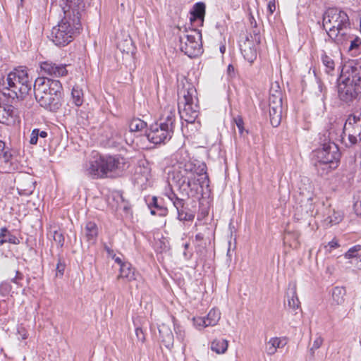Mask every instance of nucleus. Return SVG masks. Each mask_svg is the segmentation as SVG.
<instances>
[{
  "label": "nucleus",
  "mask_w": 361,
  "mask_h": 361,
  "mask_svg": "<svg viewBox=\"0 0 361 361\" xmlns=\"http://www.w3.org/2000/svg\"><path fill=\"white\" fill-rule=\"evenodd\" d=\"M62 8L64 17L54 26L49 38L56 46H66L73 39L81 28V11H83L82 0H63Z\"/></svg>",
  "instance_id": "nucleus-1"
},
{
  "label": "nucleus",
  "mask_w": 361,
  "mask_h": 361,
  "mask_svg": "<svg viewBox=\"0 0 361 361\" xmlns=\"http://www.w3.org/2000/svg\"><path fill=\"white\" fill-rule=\"evenodd\" d=\"M204 176V179L208 180L206 172V165L204 164L197 165L191 160L180 161L178 169L173 173V179L175 180L183 196L189 197L197 192L198 177Z\"/></svg>",
  "instance_id": "nucleus-2"
},
{
  "label": "nucleus",
  "mask_w": 361,
  "mask_h": 361,
  "mask_svg": "<svg viewBox=\"0 0 361 361\" xmlns=\"http://www.w3.org/2000/svg\"><path fill=\"white\" fill-rule=\"evenodd\" d=\"M63 87L58 80L38 78L34 84L36 100L39 105L51 111H56L61 106Z\"/></svg>",
  "instance_id": "nucleus-3"
},
{
  "label": "nucleus",
  "mask_w": 361,
  "mask_h": 361,
  "mask_svg": "<svg viewBox=\"0 0 361 361\" xmlns=\"http://www.w3.org/2000/svg\"><path fill=\"white\" fill-rule=\"evenodd\" d=\"M126 166V159L121 156L97 154L85 164V173L94 179L105 178L123 171Z\"/></svg>",
  "instance_id": "nucleus-4"
},
{
  "label": "nucleus",
  "mask_w": 361,
  "mask_h": 361,
  "mask_svg": "<svg viewBox=\"0 0 361 361\" xmlns=\"http://www.w3.org/2000/svg\"><path fill=\"white\" fill-rule=\"evenodd\" d=\"M178 87V111L181 119L188 123H193L198 116L197 91L195 87L188 81L181 82Z\"/></svg>",
  "instance_id": "nucleus-5"
},
{
  "label": "nucleus",
  "mask_w": 361,
  "mask_h": 361,
  "mask_svg": "<svg viewBox=\"0 0 361 361\" xmlns=\"http://www.w3.org/2000/svg\"><path fill=\"white\" fill-rule=\"evenodd\" d=\"M9 97L23 100L31 90L32 81L25 67H19L10 72L4 80Z\"/></svg>",
  "instance_id": "nucleus-6"
},
{
  "label": "nucleus",
  "mask_w": 361,
  "mask_h": 361,
  "mask_svg": "<svg viewBox=\"0 0 361 361\" xmlns=\"http://www.w3.org/2000/svg\"><path fill=\"white\" fill-rule=\"evenodd\" d=\"M317 162L315 166L317 170L320 169L324 170V173H328L338 166L341 154L338 146L334 142L324 143L322 147L315 152Z\"/></svg>",
  "instance_id": "nucleus-7"
},
{
  "label": "nucleus",
  "mask_w": 361,
  "mask_h": 361,
  "mask_svg": "<svg viewBox=\"0 0 361 361\" xmlns=\"http://www.w3.org/2000/svg\"><path fill=\"white\" fill-rule=\"evenodd\" d=\"M178 38L180 50L188 57L195 58L203 52L202 34L200 30H185L180 34Z\"/></svg>",
  "instance_id": "nucleus-8"
},
{
  "label": "nucleus",
  "mask_w": 361,
  "mask_h": 361,
  "mask_svg": "<svg viewBox=\"0 0 361 361\" xmlns=\"http://www.w3.org/2000/svg\"><path fill=\"white\" fill-rule=\"evenodd\" d=\"M350 25L347 13L337 8H329L324 14L323 26L329 36Z\"/></svg>",
  "instance_id": "nucleus-9"
},
{
  "label": "nucleus",
  "mask_w": 361,
  "mask_h": 361,
  "mask_svg": "<svg viewBox=\"0 0 361 361\" xmlns=\"http://www.w3.org/2000/svg\"><path fill=\"white\" fill-rule=\"evenodd\" d=\"M361 141V112L350 114L343 126L342 142L348 147Z\"/></svg>",
  "instance_id": "nucleus-10"
},
{
  "label": "nucleus",
  "mask_w": 361,
  "mask_h": 361,
  "mask_svg": "<svg viewBox=\"0 0 361 361\" xmlns=\"http://www.w3.org/2000/svg\"><path fill=\"white\" fill-rule=\"evenodd\" d=\"M173 133L171 130L168 129L167 125L165 128L160 123L157 122L150 126L146 135L149 142L155 145H160L170 140Z\"/></svg>",
  "instance_id": "nucleus-11"
},
{
  "label": "nucleus",
  "mask_w": 361,
  "mask_h": 361,
  "mask_svg": "<svg viewBox=\"0 0 361 361\" xmlns=\"http://www.w3.org/2000/svg\"><path fill=\"white\" fill-rule=\"evenodd\" d=\"M360 94L361 85L338 82V94L341 101L350 103L356 99Z\"/></svg>",
  "instance_id": "nucleus-12"
},
{
  "label": "nucleus",
  "mask_w": 361,
  "mask_h": 361,
  "mask_svg": "<svg viewBox=\"0 0 361 361\" xmlns=\"http://www.w3.org/2000/svg\"><path fill=\"white\" fill-rule=\"evenodd\" d=\"M338 82L361 85V66L353 65L352 63L345 64Z\"/></svg>",
  "instance_id": "nucleus-13"
},
{
  "label": "nucleus",
  "mask_w": 361,
  "mask_h": 361,
  "mask_svg": "<svg viewBox=\"0 0 361 361\" xmlns=\"http://www.w3.org/2000/svg\"><path fill=\"white\" fill-rule=\"evenodd\" d=\"M67 65L56 63L51 61H43L40 63L41 73L43 75L51 77H63L68 74Z\"/></svg>",
  "instance_id": "nucleus-14"
},
{
  "label": "nucleus",
  "mask_w": 361,
  "mask_h": 361,
  "mask_svg": "<svg viewBox=\"0 0 361 361\" xmlns=\"http://www.w3.org/2000/svg\"><path fill=\"white\" fill-rule=\"evenodd\" d=\"M16 184L18 193L28 196L34 192L36 181L30 174H21L18 176Z\"/></svg>",
  "instance_id": "nucleus-15"
},
{
  "label": "nucleus",
  "mask_w": 361,
  "mask_h": 361,
  "mask_svg": "<svg viewBox=\"0 0 361 361\" xmlns=\"http://www.w3.org/2000/svg\"><path fill=\"white\" fill-rule=\"evenodd\" d=\"M250 37L252 38V36H246L245 39L240 42V49L244 59L250 63H252L257 59V51L255 42Z\"/></svg>",
  "instance_id": "nucleus-16"
},
{
  "label": "nucleus",
  "mask_w": 361,
  "mask_h": 361,
  "mask_svg": "<svg viewBox=\"0 0 361 361\" xmlns=\"http://www.w3.org/2000/svg\"><path fill=\"white\" fill-rule=\"evenodd\" d=\"M354 34L355 30L349 25L348 27L337 31L334 35L329 37L332 38L334 41L341 47V49H343L345 47H347L349 40Z\"/></svg>",
  "instance_id": "nucleus-17"
},
{
  "label": "nucleus",
  "mask_w": 361,
  "mask_h": 361,
  "mask_svg": "<svg viewBox=\"0 0 361 361\" xmlns=\"http://www.w3.org/2000/svg\"><path fill=\"white\" fill-rule=\"evenodd\" d=\"M175 121H176V109L173 106H167L163 110L161 116L159 118V121L161 126H165L166 128V125L168 126V129L171 130L173 133L174 127H175Z\"/></svg>",
  "instance_id": "nucleus-18"
},
{
  "label": "nucleus",
  "mask_w": 361,
  "mask_h": 361,
  "mask_svg": "<svg viewBox=\"0 0 361 361\" xmlns=\"http://www.w3.org/2000/svg\"><path fill=\"white\" fill-rule=\"evenodd\" d=\"M282 103H269L270 123L273 127H278L282 118Z\"/></svg>",
  "instance_id": "nucleus-19"
},
{
  "label": "nucleus",
  "mask_w": 361,
  "mask_h": 361,
  "mask_svg": "<svg viewBox=\"0 0 361 361\" xmlns=\"http://www.w3.org/2000/svg\"><path fill=\"white\" fill-rule=\"evenodd\" d=\"M287 302L288 307L293 310H296L300 307V302L296 291V283L295 282L289 283L287 292Z\"/></svg>",
  "instance_id": "nucleus-20"
},
{
  "label": "nucleus",
  "mask_w": 361,
  "mask_h": 361,
  "mask_svg": "<svg viewBox=\"0 0 361 361\" xmlns=\"http://www.w3.org/2000/svg\"><path fill=\"white\" fill-rule=\"evenodd\" d=\"M343 49L353 56H359L361 54V37L355 33Z\"/></svg>",
  "instance_id": "nucleus-21"
},
{
  "label": "nucleus",
  "mask_w": 361,
  "mask_h": 361,
  "mask_svg": "<svg viewBox=\"0 0 361 361\" xmlns=\"http://www.w3.org/2000/svg\"><path fill=\"white\" fill-rule=\"evenodd\" d=\"M83 233L88 242L92 244L95 243L98 236V227L97 224L93 221L87 222L83 229Z\"/></svg>",
  "instance_id": "nucleus-22"
},
{
  "label": "nucleus",
  "mask_w": 361,
  "mask_h": 361,
  "mask_svg": "<svg viewBox=\"0 0 361 361\" xmlns=\"http://www.w3.org/2000/svg\"><path fill=\"white\" fill-rule=\"evenodd\" d=\"M346 290L344 287L336 286L331 290V305H343L345 300Z\"/></svg>",
  "instance_id": "nucleus-23"
},
{
  "label": "nucleus",
  "mask_w": 361,
  "mask_h": 361,
  "mask_svg": "<svg viewBox=\"0 0 361 361\" xmlns=\"http://www.w3.org/2000/svg\"><path fill=\"white\" fill-rule=\"evenodd\" d=\"M228 347V341L224 338H215L210 343V349L216 354H224Z\"/></svg>",
  "instance_id": "nucleus-24"
},
{
  "label": "nucleus",
  "mask_w": 361,
  "mask_h": 361,
  "mask_svg": "<svg viewBox=\"0 0 361 361\" xmlns=\"http://www.w3.org/2000/svg\"><path fill=\"white\" fill-rule=\"evenodd\" d=\"M205 8L206 6L204 3H196L190 11V21L194 22L196 20H200V22L202 23L205 15Z\"/></svg>",
  "instance_id": "nucleus-25"
},
{
  "label": "nucleus",
  "mask_w": 361,
  "mask_h": 361,
  "mask_svg": "<svg viewBox=\"0 0 361 361\" xmlns=\"http://www.w3.org/2000/svg\"><path fill=\"white\" fill-rule=\"evenodd\" d=\"M286 344V342L284 341V343H283V341L280 338H271L266 345V352L269 355H273L276 353L277 348H282Z\"/></svg>",
  "instance_id": "nucleus-26"
},
{
  "label": "nucleus",
  "mask_w": 361,
  "mask_h": 361,
  "mask_svg": "<svg viewBox=\"0 0 361 361\" xmlns=\"http://www.w3.org/2000/svg\"><path fill=\"white\" fill-rule=\"evenodd\" d=\"M269 103H282V92L278 82L271 84L269 91Z\"/></svg>",
  "instance_id": "nucleus-27"
},
{
  "label": "nucleus",
  "mask_w": 361,
  "mask_h": 361,
  "mask_svg": "<svg viewBox=\"0 0 361 361\" xmlns=\"http://www.w3.org/2000/svg\"><path fill=\"white\" fill-rule=\"evenodd\" d=\"M159 335L162 342L167 348H170L173 345V336L169 329L163 328L159 329Z\"/></svg>",
  "instance_id": "nucleus-28"
},
{
  "label": "nucleus",
  "mask_w": 361,
  "mask_h": 361,
  "mask_svg": "<svg viewBox=\"0 0 361 361\" xmlns=\"http://www.w3.org/2000/svg\"><path fill=\"white\" fill-rule=\"evenodd\" d=\"M302 185L299 187L300 192L302 195H305L307 197V202L311 200V194L313 189L312 185L310 182V180L307 178H303L301 180Z\"/></svg>",
  "instance_id": "nucleus-29"
},
{
  "label": "nucleus",
  "mask_w": 361,
  "mask_h": 361,
  "mask_svg": "<svg viewBox=\"0 0 361 361\" xmlns=\"http://www.w3.org/2000/svg\"><path fill=\"white\" fill-rule=\"evenodd\" d=\"M149 208H155L158 211V215L160 216H165L168 214V209L166 207L160 204L158 202L157 197L154 196L151 198L150 202H148Z\"/></svg>",
  "instance_id": "nucleus-30"
},
{
  "label": "nucleus",
  "mask_w": 361,
  "mask_h": 361,
  "mask_svg": "<svg viewBox=\"0 0 361 361\" xmlns=\"http://www.w3.org/2000/svg\"><path fill=\"white\" fill-rule=\"evenodd\" d=\"M326 224H337L342 220V214L339 212H336L334 209H329L328 213L326 214Z\"/></svg>",
  "instance_id": "nucleus-31"
},
{
  "label": "nucleus",
  "mask_w": 361,
  "mask_h": 361,
  "mask_svg": "<svg viewBox=\"0 0 361 361\" xmlns=\"http://www.w3.org/2000/svg\"><path fill=\"white\" fill-rule=\"evenodd\" d=\"M221 318V313L218 310L212 309L209 313L207 314L206 319V322H207V325L209 326H215L219 322Z\"/></svg>",
  "instance_id": "nucleus-32"
},
{
  "label": "nucleus",
  "mask_w": 361,
  "mask_h": 361,
  "mask_svg": "<svg viewBox=\"0 0 361 361\" xmlns=\"http://www.w3.org/2000/svg\"><path fill=\"white\" fill-rule=\"evenodd\" d=\"M72 99L77 106H80L83 103L82 90L78 86H74L71 92Z\"/></svg>",
  "instance_id": "nucleus-33"
},
{
  "label": "nucleus",
  "mask_w": 361,
  "mask_h": 361,
  "mask_svg": "<svg viewBox=\"0 0 361 361\" xmlns=\"http://www.w3.org/2000/svg\"><path fill=\"white\" fill-rule=\"evenodd\" d=\"M147 126V123L140 118L133 119L130 124L129 128L132 132H138L144 130Z\"/></svg>",
  "instance_id": "nucleus-34"
},
{
  "label": "nucleus",
  "mask_w": 361,
  "mask_h": 361,
  "mask_svg": "<svg viewBox=\"0 0 361 361\" xmlns=\"http://www.w3.org/2000/svg\"><path fill=\"white\" fill-rule=\"evenodd\" d=\"M322 61L324 66L326 67V72L328 74H332L334 71L335 63L334 60L326 54H323L322 56Z\"/></svg>",
  "instance_id": "nucleus-35"
},
{
  "label": "nucleus",
  "mask_w": 361,
  "mask_h": 361,
  "mask_svg": "<svg viewBox=\"0 0 361 361\" xmlns=\"http://www.w3.org/2000/svg\"><path fill=\"white\" fill-rule=\"evenodd\" d=\"M114 262L119 266V271H130L131 269V264L126 262L122 255L116 256L115 255L114 258H112Z\"/></svg>",
  "instance_id": "nucleus-36"
},
{
  "label": "nucleus",
  "mask_w": 361,
  "mask_h": 361,
  "mask_svg": "<svg viewBox=\"0 0 361 361\" xmlns=\"http://www.w3.org/2000/svg\"><path fill=\"white\" fill-rule=\"evenodd\" d=\"M344 171L346 173V176H349L350 178L355 176L357 171V166L353 159H350L348 165H345Z\"/></svg>",
  "instance_id": "nucleus-37"
},
{
  "label": "nucleus",
  "mask_w": 361,
  "mask_h": 361,
  "mask_svg": "<svg viewBox=\"0 0 361 361\" xmlns=\"http://www.w3.org/2000/svg\"><path fill=\"white\" fill-rule=\"evenodd\" d=\"M178 219L183 221H192L195 216L192 214L188 213L185 211V207L177 211Z\"/></svg>",
  "instance_id": "nucleus-38"
},
{
  "label": "nucleus",
  "mask_w": 361,
  "mask_h": 361,
  "mask_svg": "<svg viewBox=\"0 0 361 361\" xmlns=\"http://www.w3.org/2000/svg\"><path fill=\"white\" fill-rule=\"evenodd\" d=\"M11 157V154L5 149V143L0 140V159L4 162H8Z\"/></svg>",
  "instance_id": "nucleus-39"
},
{
  "label": "nucleus",
  "mask_w": 361,
  "mask_h": 361,
  "mask_svg": "<svg viewBox=\"0 0 361 361\" xmlns=\"http://www.w3.org/2000/svg\"><path fill=\"white\" fill-rule=\"evenodd\" d=\"M118 47L122 52L127 54L133 52V43L130 39H126L123 43H119Z\"/></svg>",
  "instance_id": "nucleus-40"
},
{
  "label": "nucleus",
  "mask_w": 361,
  "mask_h": 361,
  "mask_svg": "<svg viewBox=\"0 0 361 361\" xmlns=\"http://www.w3.org/2000/svg\"><path fill=\"white\" fill-rule=\"evenodd\" d=\"M354 199V211L357 215L361 216V192H357V194L355 195Z\"/></svg>",
  "instance_id": "nucleus-41"
},
{
  "label": "nucleus",
  "mask_w": 361,
  "mask_h": 361,
  "mask_svg": "<svg viewBox=\"0 0 361 361\" xmlns=\"http://www.w3.org/2000/svg\"><path fill=\"white\" fill-rule=\"evenodd\" d=\"M192 320H193V324L195 326V327L199 329H202L209 326V325H207V322H206L205 317H193Z\"/></svg>",
  "instance_id": "nucleus-42"
},
{
  "label": "nucleus",
  "mask_w": 361,
  "mask_h": 361,
  "mask_svg": "<svg viewBox=\"0 0 361 361\" xmlns=\"http://www.w3.org/2000/svg\"><path fill=\"white\" fill-rule=\"evenodd\" d=\"M54 240L59 246L62 247L64 243V236L60 231H54L52 233Z\"/></svg>",
  "instance_id": "nucleus-43"
},
{
  "label": "nucleus",
  "mask_w": 361,
  "mask_h": 361,
  "mask_svg": "<svg viewBox=\"0 0 361 361\" xmlns=\"http://www.w3.org/2000/svg\"><path fill=\"white\" fill-rule=\"evenodd\" d=\"M324 342L323 338L320 335H317L315 339L313 341L312 348H310L311 353L313 354L314 351L321 347Z\"/></svg>",
  "instance_id": "nucleus-44"
},
{
  "label": "nucleus",
  "mask_w": 361,
  "mask_h": 361,
  "mask_svg": "<svg viewBox=\"0 0 361 361\" xmlns=\"http://www.w3.org/2000/svg\"><path fill=\"white\" fill-rule=\"evenodd\" d=\"M117 279L118 280L123 279L130 281L135 279V272H121V274L118 275Z\"/></svg>",
  "instance_id": "nucleus-45"
},
{
  "label": "nucleus",
  "mask_w": 361,
  "mask_h": 361,
  "mask_svg": "<svg viewBox=\"0 0 361 361\" xmlns=\"http://www.w3.org/2000/svg\"><path fill=\"white\" fill-rule=\"evenodd\" d=\"M175 333L176 334V337L177 338L181 341V342H184L185 341V333L183 330H182L180 329V327L179 326H177L175 328Z\"/></svg>",
  "instance_id": "nucleus-46"
},
{
  "label": "nucleus",
  "mask_w": 361,
  "mask_h": 361,
  "mask_svg": "<svg viewBox=\"0 0 361 361\" xmlns=\"http://www.w3.org/2000/svg\"><path fill=\"white\" fill-rule=\"evenodd\" d=\"M8 233V231L6 228H1L0 230V245H2L6 243V240L7 239V235Z\"/></svg>",
  "instance_id": "nucleus-47"
},
{
  "label": "nucleus",
  "mask_w": 361,
  "mask_h": 361,
  "mask_svg": "<svg viewBox=\"0 0 361 361\" xmlns=\"http://www.w3.org/2000/svg\"><path fill=\"white\" fill-rule=\"evenodd\" d=\"M38 138H39L38 129L35 128V129L32 130V131L31 133L30 143L31 145H36L37 143Z\"/></svg>",
  "instance_id": "nucleus-48"
},
{
  "label": "nucleus",
  "mask_w": 361,
  "mask_h": 361,
  "mask_svg": "<svg viewBox=\"0 0 361 361\" xmlns=\"http://www.w3.org/2000/svg\"><path fill=\"white\" fill-rule=\"evenodd\" d=\"M135 334L137 336V338L139 341L143 343L145 340V334L143 333V331L141 328H136L135 329Z\"/></svg>",
  "instance_id": "nucleus-49"
},
{
  "label": "nucleus",
  "mask_w": 361,
  "mask_h": 361,
  "mask_svg": "<svg viewBox=\"0 0 361 361\" xmlns=\"http://www.w3.org/2000/svg\"><path fill=\"white\" fill-rule=\"evenodd\" d=\"M234 121H235L240 133H242L243 131V124H244L243 118L240 116H238L234 118Z\"/></svg>",
  "instance_id": "nucleus-50"
},
{
  "label": "nucleus",
  "mask_w": 361,
  "mask_h": 361,
  "mask_svg": "<svg viewBox=\"0 0 361 361\" xmlns=\"http://www.w3.org/2000/svg\"><path fill=\"white\" fill-rule=\"evenodd\" d=\"M174 207L177 211H179L180 209H183L185 206V200L183 198H180L178 200H176L174 203H173Z\"/></svg>",
  "instance_id": "nucleus-51"
},
{
  "label": "nucleus",
  "mask_w": 361,
  "mask_h": 361,
  "mask_svg": "<svg viewBox=\"0 0 361 361\" xmlns=\"http://www.w3.org/2000/svg\"><path fill=\"white\" fill-rule=\"evenodd\" d=\"M166 195L167 197H169V199L173 202L174 203L175 202H176V200H178L179 199H180V197H178L177 196V195L172 190H171L169 192H167L166 193Z\"/></svg>",
  "instance_id": "nucleus-52"
},
{
  "label": "nucleus",
  "mask_w": 361,
  "mask_h": 361,
  "mask_svg": "<svg viewBox=\"0 0 361 361\" xmlns=\"http://www.w3.org/2000/svg\"><path fill=\"white\" fill-rule=\"evenodd\" d=\"M166 195L167 197H169V199L173 202L174 203L175 202H176V200H178L179 199H180V197H178L177 196V195L172 190H171L169 192H167L166 193Z\"/></svg>",
  "instance_id": "nucleus-53"
},
{
  "label": "nucleus",
  "mask_w": 361,
  "mask_h": 361,
  "mask_svg": "<svg viewBox=\"0 0 361 361\" xmlns=\"http://www.w3.org/2000/svg\"><path fill=\"white\" fill-rule=\"evenodd\" d=\"M6 242H8L12 244H18L19 243V240H18V238L16 236L11 235L8 233V235H7V239L6 240Z\"/></svg>",
  "instance_id": "nucleus-54"
},
{
  "label": "nucleus",
  "mask_w": 361,
  "mask_h": 361,
  "mask_svg": "<svg viewBox=\"0 0 361 361\" xmlns=\"http://www.w3.org/2000/svg\"><path fill=\"white\" fill-rule=\"evenodd\" d=\"M268 10L270 14H272L276 10V4L274 0H271L268 3Z\"/></svg>",
  "instance_id": "nucleus-55"
},
{
  "label": "nucleus",
  "mask_w": 361,
  "mask_h": 361,
  "mask_svg": "<svg viewBox=\"0 0 361 361\" xmlns=\"http://www.w3.org/2000/svg\"><path fill=\"white\" fill-rule=\"evenodd\" d=\"M66 264L64 262H62L61 259L58 260L56 264V271H63L65 269Z\"/></svg>",
  "instance_id": "nucleus-56"
},
{
  "label": "nucleus",
  "mask_w": 361,
  "mask_h": 361,
  "mask_svg": "<svg viewBox=\"0 0 361 361\" xmlns=\"http://www.w3.org/2000/svg\"><path fill=\"white\" fill-rule=\"evenodd\" d=\"M104 249L106 251L109 257L114 258L116 254L114 253L113 250H111L106 245H105Z\"/></svg>",
  "instance_id": "nucleus-57"
},
{
  "label": "nucleus",
  "mask_w": 361,
  "mask_h": 361,
  "mask_svg": "<svg viewBox=\"0 0 361 361\" xmlns=\"http://www.w3.org/2000/svg\"><path fill=\"white\" fill-rule=\"evenodd\" d=\"M21 279V272L17 271L16 272V276L14 278L11 279V281L16 283H18V280Z\"/></svg>",
  "instance_id": "nucleus-58"
},
{
  "label": "nucleus",
  "mask_w": 361,
  "mask_h": 361,
  "mask_svg": "<svg viewBox=\"0 0 361 361\" xmlns=\"http://www.w3.org/2000/svg\"><path fill=\"white\" fill-rule=\"evenodd\" d=\"M328 245L331 248H336L339 246L338 241L336 240L330 241Z\"/></svg>",
  "instance_id": "nucleus-59"
},
{
  "label": "nucleus",
  "mask_w": 361,
  "mask_h": 361,
  "mask_svg": "<svg viewBox=\"0 0 361 361\" xmlns=\"http://www.w3.org/2000/svg\"><path fill=\"white\" fill-rule=\"evenodd\" d=\"M38 135L42 138H45L47 137V132L44 130H40L39 129H38Z\"/></svg>",
  "instance_id": "nucleus-60"
},
{
  "label": "nucleus",
  "mask_w": 361,
  "mask_h": 361,
  "mask_svg": "<svg viewBox=\"0 0 361 361\" xmlns=\"http://www.w3.org/2000/svg\"><path fill=\"white\" fill-rule=\"evenodd\" d=\"M195 239L197 240H202L203 239V235L202 233H197L196 235H195Z\"/></svg>",
  "instance_id": "nucleus-61"
},
{
  "label": "nucleus",
  "mask_w": 361,
  "mask_h": 361,
  "mask_svg": "<svg viewBox=\"0 0 361 361\" xmlns=\"http://www.w3.org/2000/svg\"><path fill=\"white\" fill-rule=\"evenodd\" d=\"M183 255H184V256H185L187 259L190 258V257L192 256V253H191V252L188 253V252H186V250H185V251L183 252Z\"/></svg>",
  "instance_id": "nucleus-62"
},
{
  "label": "nucleus",
  "mask_w": 361,
  "mask_h": 361,
  "mask_svg": "<svg viewBox=\"0 0 361 361\" xmlns=\"http://www.w3.org/2000/svg\"><path fill=\"white\" fill-rule=\"evenodd\" d=\"M234 71V67L232 65H228V72H233Z\"/></svg>",
  "instance_id": "nucleus-63"
},
{
  "label": "nucleus",
  "mask_w": 361,
  "mask_h": 361,
  "mask_svg": "<svg viewBox=\"0 0 361 361\" xmlns=\"http://www.w3.org/2000/svg\"><path fill=\"white\" fill-rule=\"evenodd\" d=\"M255 42L259 43V42H260V37L258 36L257 34H255Z\"/></svg>",
  "instance_id": "nucleus-64"
}]
</instances>
